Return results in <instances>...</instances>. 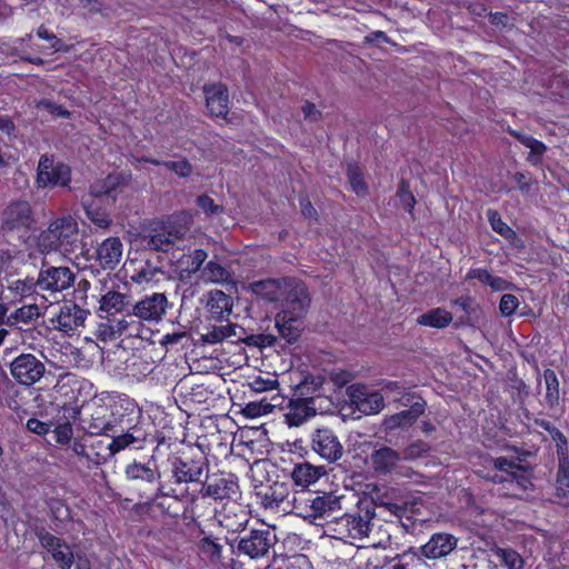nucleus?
Instances as JSON below:
<instances>
[{
  "label": "nucleus",
  "instance_id": "1",
  "mask_svg": "<svg viewBox=\"0 0 569 569\" xmlns=\"http://www.w3.org/2000/svg\"><path fill=\"white\" fill-rule=\"evenodd\" d=\"M97 315L100 322L96 329V337L100 341H114L119 338H129L138 325L132 320L131 296L108 290L99 299Z\"/></svg>",
  "mask_w": 569,
  "mask_h": 569
},
{
  "label": "nucleus",
  "instance_id": "2",
  "mask_svg": "<svg viewBox=\"0 0 569 569\" xmlns=\"http://www.w3.org/2000/svg\"><path fill=\"white\" fill-rule=\"evenodd\" d=\"M345 495L338 491H316L307 498L293 497V508L298 516L313 525L336 521L343 511Z\"/></svg>",
  "mask_w": 569,
  "mask_h": 569
},
{
  "label": "nucleus",
  "instance_id": "3",
  "mask_svg": "<svg viewBox=\"0 0 569 569\" xmlns=\"http://www.w3.org/2000/svg\"><path fill=\"white\" fill-rule=\"evenodd\" d=\"M78 222L71 216L53 220L37 238V247L42 253L61 252L68 254L78 248Z\"/></svg>",
  "mask_w": 569,
  "mask_h": 569
},
{
  "label": "nucleus",
  "instance_id": "4",
  "mask_svg": "<svg viewBox=\"0 0 569 569\" xmlns=\"http://www.w3.org/2000/svg\"><path fill=\"white\" fill-rule=\"evenodd\" d=\"M192 217L180 212L167 220L153 223L144 233L143 241L150 250L168 251L184 239L190 231Z\"/></svg>",
  "mask_w": 569,
  "mask_h": 569
},
{
  "label": "nucleus",
  "instance_id": "5",
  "mask_svg": "<svg viewBox=\"0 0 569 569\" xmlns=\"http://www.w3.org/2000/svg\"><path fill=\"white\" fill-rule=\"evenodd\" d=\"M375 509L370 505L352 513H342L331 522L332 537L343 541L377 538V523Z\"/></svg>",
  "mask_w": 569,
  "mask_h": 569
},
{
  "label": "nucleus",
  "instance_id": "6",
  "mask_svg": "<svg viewBox=\"0 0 569 569\" xmlns=\"http://www.w3.org/2000/svg\"><path fill=\"white\" fill-rule=\"evenodd\" d=\"M168 299L164 293L153 292L137 301H132V320L138 325L129 338L151 339L152 331L147 323H157L166 315Z\"/></svg>",
  "mask_w": 569,
  "mask_h": 569
},
{
  "label": "nucleus",
  "instance_id": "7",
  "mask_svg": "<svg viewBox=\"0 0 569 569\" xmlns=\"http://www.w3.org/2000/svg\"><path fill=\"white\" fill-rule=\"evenodd\" d=\"M389 540L387 535L379 540L373 538L368 546L359 547L355 556V562L360 569H413L421 565V559L415 556L387 560L377 552V547L385 546Z\"/></svg>",
  "mask_w": 569,
  "mask_h": 569
},
{
  "label": "nucleus",
  "instance_id": "8",
  "mask_svg": "<svg viewBox=\"0 0 569 569\" xmlns=\"http://www.w3.org/2000/svg\"><path fill=\"white\" fill-rule=\"evenodd\" d=\"M276 542L277 537L270 529H252L240 536L232 548L238 557L258 560L268 557Z\"/></svg>",
  "mask_w": 569,
  "mask_h": 569
},
{
  "label": "nucleus",
  "instance_id": "9",
  "mask_svg": "<svg viewBox=\"0 0 569 569\" xmlns=\"http://www.w3.org/2000/svg\"><path fill=\"white\" fill-rule=\"evenodd\" d=\"M71 181V169L53 156L42 154L37 167L36 183L38 188L54 186L66 187Z\"/></svg>",
  "mask_w": 569,
  "mask_h": 569
},
{
  "label": "nucleus",
  "instance_id": "10",
  "mask_svg": "<svg viewBox=\"0 0 569 569\" xmlns=\"http://www.w3.org/2000/svg\"><path fill=\"white\" fill-rule=\"evenodd\" d=\"M90 311L81 308L73 301H64L59 307L58 313L50 319L53 329L63 332L64 335L72 336L84 327L86 320Z\"/></svg>",
  "mask_w": 569,
  "mask_h": 569
},
{
  "label": "nucleus",
  "instance_id": "11",
  "mask_svg": "<svg viewBox=\"0 0 569 569\" xmlns=\"http://www.w3.org/2000/svg\"><path fill=\"white\" fill-rule=\"evenodd\" d=\"M36 282L40 291L62 292L73 284L74 273L68 267L48 266L46 261H42Z\"/></svg>",
  "mask_w": 569,
  "mask_h": 569
},
{
  "label": "nucleus",
  "instance_id": "12",
  "mask_svg": "<svg viewBox=\"0 0 569 569\" xmlns=\"http://www.w3.org/2000/svg\"><path fill=\"white\" fill-rule=\"evenodd\" d=\"M311 443L312 450L328 462H336L343 456V446L330 428L316 429L311 435Z\"/></svg>",
  "mask_w": 569,
  "mask_h": 569
},
{
  "label": "nucleus",
  "instance_id": "13",
  "mask_svg": "<svg viewBox=\"0 0 569 569\" xmlns=\"http://www.w3.org/2000/svg\"><path fill=\"white\" fill-rule=\"evenodd\" d=\"M44 370V365L31 353L18 356L10 365L13 379L23 386H31L39 381Z\"/></svg>",
  "mask_w": 569,
  "mask_h": 569
},
{
  "label": "nucleus",
  "instance_id": "14",
  "mask_svg": "<svg viewBox=\"0 0 569 569\" xmlns=\"http://www.w3.org/2000/svg\"><path fill=\"white\" fill-rule=\"evenodd\" d=\"M31 206L26 200L10 202L2 212L1 228L4 231L28 230L33 223Z\"/></svg>",
  "mask_w": 569,
  "mask_h": 569
},
{
  "label": "nucleus",
  "instance_id": "15",
  "mask_svg": "<svg viewBox=\"0 0 569 569\" xmlns=\"http://www.w3.org/2000/svg\"><path fill=\"white\" fill-rule=\"evenodd\" d=\"M239 490L238 482L232 475L214 473L208 476L206 482L200 489L201 497L212 498L214 500L231 499L237 496Z\"/></svg>",
  "mask_w": 569,
  "mask_h": 569
},
{
  "label": "nucleus",
  "instance_id": "16",
  "mask_svg": "<svg viewBox=\"0 0 569 569\" xmlns=\"http://www.w3.org/2000/svg\"><path fill=\"white\" fill-rule=\"evenodd\" d=\"M206 466L203 458H176L171 463L172 478L177 483L198 482Z\"/></svg>",
  "mask_w": 569,
  "mask_h": 569
},
{
  "label": "nucleus",
  "instance_id": "17",
  "mask_svg": "<svg viewBox=\"0 0 569 569\" xmlns=\"http://www.w3.org/2000/svg\"><path fill=\"white\" fill-rule=\"evenodd\" d=\"M90 413L83 422L87 423L86 429L91 435H110L116 432L117 419L109 408L104 405L92 406L89 408Z\"/></svg>",
  "mask_w": 569,
  "mask_h": 569
},
{
  "label": "nucleus",
  "instance_id": "18",
  "mask_svg": "<svg viewBox=\"0 0 569 569\" xmlns=\"http://www.w3.org/2000/svg\"><path fill=\"white\" fill-rule=\"evenodd\" d=\"M206 104L210 116L226 118L229 112V94L226 84L218 82L203 87Z\"/></svg>",
  "mask_w": 569,
  "mask_h": 569
},
{
  "label": "nucleus",
  "instance_id": "19",
  "mask_svg": "<svg viewBox=\"0 0 569 569\" xmlns=\"http://www.w3.org/2000/svg\"><path fill=\"white\" fill-rule=\"evenodd\" d=\"M122 256L123 244L118 237H109L96 248V260L103 270L116 269Z\"/></svg>",
  "mask_w": 569,
  "mask_h": 569
},
{
  "label": "nucleus",
  "instance_id": "20",
  "mask_svg": "<svg viewBox=\"0 0 569 569\" xmlns=\"http://www.w3.org/2000/svg\"><path fill=\"white\" fill-rule=\"evenodd\" d=\"M281 301L284 302L282 310H290L293 316L301 318L310 305L307 287L302 282L290 279V286Z\"/></svg>",
  "mask_w": 569,
  "mask_h": 569
},
{
  "label": "nucleus",
  "instance_id": "21",
  "mask_svg": "<svg viewBox=\"0 0 569 569\" xmlns=\"http://www.w3.org/2000/svg\"><path fill=\"white\" fill-rule=\"evenodd\" d=\"M290 286L289 278L264 279L249 284L250 291L267 301H281Z\"/></svg>",
  "mask_w": 569,
  "mask_h": 569
},
{
  "label": "nucleus",
  "instance_id": "22",
  "mask_svg": "<svg viewBox=\"0 0 569 569\" xmlns=\"http://www.w3.org/2000/svg\"><path fill=\"white\" fill-rule=\"evenodd\" d=\"M457 538L447 532L433 533L420 548L421 555L428 559H439L448 556L457 547Z\"/></svg>",
  "mask_w": 569,
  "mask_h": 569
},
{
  "label": "nucleus",
  "instance_id": "23",
  "mask_svg": "<svg viewBox=\"0 0 569 569\" xmlns=\"http://www.w3.org/2000/svg\"><path fill=\"white\" fill-rule=\"evenodd\" d=\"M207 258L208 253L202 249H194L182 253L174 262V271L178 278L181 281L190 280L194 273L201 272V267Z\"/></svg>",
  "mask_w": 569,
  "mask_h": 569
},
{
  "label": "nucleus",
  "instance_id": "24",
  "mask_svg": "<svg viewBox=\"0 0 569 569\" xmlns=\"http://www.w3.org/2000/svg\"><path fill=\"white\" fill-rule=\"evenodd\" d=\"M37 282L33 278L8 280L7 287L1 291L2 301L14 305L36 292Z\"/></svg>",
  "mask_w": 569,
  "mask_h": 569
},
{
  "label": "nucleus",
  "instance_id": "25",
  "mask_svg": "<svg viewBox=\"0 0 569 569\" xmlns=\"http://www.w3.org/2000/svg\"><path fill=\"white\" fill-rule=\"evenodd\" d=\"M42 546L52 555L61 569H70L73 563V553L70 547L58 537L46 533L41 538Z\"/></svg>",
  "mask_w": 569,
  "mask_h": 569
},
{
  "label": "nucleus",
  "instance_id": "26",
  "mask_svg": "<svg viewBox=\"0 0 569 569\" xmlns=\"http://www.w3.org/2000/svg\"><path fill=\"white\" fill-rule=\"evenodd\" d=\"M425 401H416L409 409L386 417L383 420V426L389 430L399 428L406 429L417 421V419L425 412Z\"/></svg>",
  "mask_w": 569,
  "mask_h": 569
},
{
  "label": "nucleus",
  "instance_id": "27",
  "mask_svg": "<svg viewBox=\"0 0 569 569\" xmlns=\"http://www.w3.org/2000/svg\"><path fill=\"white\" fill-rule=\"evenodd\" d=\"M351 401L365 415H375L382 410L385 400L380 392H363L360 388H352Z\"/></svg>",
  "mask_w": 569,
  "mask_h": 569
},
{
  "label": "nucleus",
  "instance_id": "28",
  "mask_svg": "<svg viewBox=\"0 0 569 569\" xmlns=\"http://www.w3.org/2000/svg\"><path fill=\"white\" fill-rule=\"evenodd\" d=\"M312 399L290 400L284 413V420L290 427H299L316 416V408L311 406Z\"/></svg>",
  "mask_w": 569,
  "mask_h": 569
},
{
  "label": "nucleus",
  "instance_id": "29",
  "mask_svg": "<svg viewBox=\"0 0 569 569\" xmlns=\"http://www.w3.org/2000/svg\"><path fill=\"white\" fill-rule=\"evenodd\" d=\"M78 413V410L72 406H63L59 409L54 428L56 441L58 443L67 445L70 442L73 436L71 421L76 420Z\"/></svg>",
  "mask_w": 569,
  "mask_h": 569
},
{
  "label": "nucleus",
  "instance_id": "30",
  "mask_svg": "<svg viewBox=\"0 0 569 569\" xmlns=\"http://www.w3.org/2000/svg\"><path fill=\"white\" fill-rule=\"evenodd\" d=\"M401 455L390 447H381L370 455V463L373 470L380 475H387L397 468Z\"/></svg>",
  "mask_w": 569,
  "mask_h": 569
},
{
  "label": "nucleus",
  "instance_id": "31",
  "mask_svg": "<svg viewBox=\"0 0 569 569\" xmlns=\"http://www.w3.org/2000/svg\"><path fill=\"white\" fill-rule=\"evenodd\" d=\"M289 496L290 490L283 482H274L257 493L261 506L270 510H279Z\"/></svg>",
  "mask_w": 569,
  "mask_h": 569
},
{
  "label": "nucleus",
  "instance_id": "32",
  "mask_svg": "<svg viewBox=\"0 0 569 569\" xmlns=\"http://www.w3.org/2000/svg\"><path fill=\"white\" fill-rule=\"evenodd\" d=\"M232 299L221 290H213L209 293L207 303L210 316L214 319L228 318L232 312Z\"/></svg>",
  "mask_w": 569,
  "mask_h": 569
},
{
  "label": "nucleus",
  "instance_id": "33",
  "mask_svg": "<svg viewBox=\"0 0 569 569\" xmlns=\"http://www.w3.org/2000/svg\"><path fill=\"white\" fill-rule=\"evenodd\" d=\"M326 473L325 467H316L309 462L295 466L291 478L297 486L309 487Z\"/></svg>",
  "mask_w": 569,
  "mask_h": 569
},
{
  "label": "nucleus",
  "instance_id": "34",
  "mask_svg": "<svg viewBox=\"0 0 569 569\" xmlns=\"http://www.w3.org/2000/svg\"><path fill=\"white\" fill-rule=\"evenodd\" d=\"M126 477L132 481H141L154 485L160 479V472L157 467L150 463L132 462L126 467Z\"/></svg>",
  "mask_w": 569,
  "mask_h": 569
},
{
  "label": "nucleus",
  "instance_id": "35",
  "mask_svg": "<svg viewBox=\"0 0 569 569\" xmlns=\"http://www.w3.org/2000/svg\"><path fill=\"white\" fill-rule=\"evenodd\" d=\"M96 199L97 198H91L89 196L83 198L82 206L84 208L86 216L98 228L107 229L111 224V219L106 209L101 208L97 203Z\"/></svg>",
  "mask_w": 569,
  "mask_h": 569
},
{
  "label": "nucleus",
  "instance_id": "36",
  "mask_svg": "<svg viewBox=\"0 0 569 569\" xmlns=\"http://www.w3.org/2000/svg\"><path fill=\"white\" fill-rule=\"evenodd\" d=\"M146 440V432L137 426L130 428L126 433L113 437L109 443L112 456L128 448L130 445H141Z\"/></svg>",
  "mask_w": 569,
  "mask_h": 569
},
{
  "label": "nucleus",
  "instance_id": "37",
  "mask_svg": "<svg viewBox=\"0 0 569 569\" xmlns=\"http://www.w3.org/2000/svg\"><path fill=\"white\" fill-rule=\"evenodd\" d=\"M300 318L292 315L290 310H281L276 317V326L280 335L288 341H293L299 336L297 321Z\"/></svg>",
  "mask_w": 569,
  "mask_h": 569
},
{
  "label": "nucleus",
  "instance_id": "38",
  "mask_svg": "<svg viewBox=\"0 0 569 569\" xmlns=\"http://www.w3.org/2000/svg\"><path fill=\"white\" fill-rule=\"evenodd\" d=\"M467 279H476L479 282L489 286L493 291H503L510 287V283L501 277L491 274L487 269L476 268L468 271Z\"/></svg>",
  "mask_w": 569,
  "mask_h": 569
},
{
  "label": "nucleus",
  "instance_id": "39",
  "mask_svg": "<svg viewBox=\"0 0 569 569\" xmlns=\"http://www.w3.org/2000/svg\"><path fill=\"white\" fill-rule=\"evenodd\" d=\"M452 321V315L441 308L431 309L418 317L417 322L421 326L437 329L446 328Z\"/></svg>",
  "mask_w": 569,
  "mask_h": 569
},
{
  "label": "nucleus",
  "instance_id": "40",
  "mask_svg": "<svg viewBox=\"0 0 569 569\" xmlns=\"http://www.w3.org/2000/svg\"><path fill=\"white\" fill-rule=\"evenodd\" d=\"M201 279L212 283H228L231 281V273L217 261L210 260L201 270Z\"/></svg>",
  "mask_w": 569,
  "mask_h": 569
},
{
  "label": "nucleus",
  "instance_id": "41",
  "mask_svg": "<svg viewBox=\"0 0 569 569\" xmlns=\"http://www.w3.org/2000/svg\"><path fill=\"white\" fill-rule=\"evenodd\" d=\"M112 457V450L104 440H96L89 446L87 455L88 466L98 467L108 461Z\"/></svg>",
  "mask_w": 569,
  "mask_h": 569
},
{
  "label": "nucleus",
  "instance_id": "42",
  "mask_svg": "<svg viewBox=\"0 0 569 569\" xmlns=\"http://www.w3.org/2000/svg\"><path fill=\"white\" fill-rule=\"evenodd\" d=\"M40 307L36 303L24 305L11 312L8 317V326L13 327L19 322L30 323L41 316Z\"/></svg>",
  "mask_w": 569,
  "mask_h": 569
},
{
  "label": "nucleus",
  "instance_id": "43",
  "mask_svg": "<svg viewBox=\"0 0 569 569\" xmlns=\"http://www.w3.org/2000/svg\"><path fill=\"white\" fill-rule=\"evenodd\" d=\"M121 183V177L116 173L108 174L103 180L90 186L88 196L91 198H101L110 196Z\"/></svg>",
  "mask_w": 569,
  "mask_h": 569
},
{
  "label": "nucleus",
  "instance_id": "44",
  "mask_svg": "<svg viewBox=\"0 0 569 569\" xmlns=\"http://www.w3.org/2000/svg\"><path fill=\"white\" fill-rule=\"evenodd\" d=\"M236 336L237 326L227 323L208 328L207 332L202 335V339L204 342L213 345Z\"/></svg>",
  "mask_w": 569,
  "mask_h": 569
},
{
  "label": "nucleus",
  "instance_id": "45",
  "mask_svg": "<svg viewBox=\"0 0 569 569\" xmlns=\"http://www.w3.org/2000/svg\"><path fill=\"white\" fill-rule=\"evenodd\" d=\"M569 495V460L567 457L559 459L556 477V496L559 499L567 498Z\"/></svg>",
  "mask_w": 569,
  "mask_h": 569
},
{
  "label": "nucleus",
  "instance_id": "46",
  "mask_svg": "<svg viewBox=\"0 0 569 569\" xmlns=\"http://www.w3.org/2000/svg\"><path fill=\"white\" fill-rule=\"evenodd\" d=\"M198 549L213 563L220 562L222 559V546L210 537L201 538L198 542Z\"/></svg>",
  "mask_w": 569,
  "mask_h": 569
},
{
  "label": "nucleus",
  "instance_id": "47",
  "mask_svg": "<svg viewBox=\"0 0 569 569\" xmlns=\"http://www.w3.org/2000/svg\"><path fill=\"white\" fill-rule=\"evenodd\" d=\"M523 465L518 463L515 459L498 457L493 460L495 469L503 472V478H508L506 482L515 483L516 477L522 469Z\"/></svg>",
  "mask_w": 569,
  "mask_h": 569
},
{
  "label": "nucleus",
  "instance_id": "48",
  "mask_svg": "<svg viewBox=\"0 0 569 569\" xmlns=\"http://www.w3.org/2000/svg\"><path fill=\"white\" fill-rule=\"evenodd\" d=\"M495 556L508 569H522L523 567L522 557L510 548H497Z\"/></svg>",
  "mask_w": 569,
  "mask_h": 569
},
{
  "label": "nucleus",
  "instance_id": "49",
  "mask_svg": "<svg viewBox=\"0 0 569 569\" xmlns=\"http://www.w3.org/2000/svg\"><path fill=\"white\" fill-rule=\"evenodd\" d=\"M159 273H161L159 268L152 266L149 261H144L134 269L131 280L139 284L148 283L154 281Z\"/></svg>",
  "mask_w": 569,
  "mask_h": 569
},
{
  "label": "nucleus",
  "instance_id": "50",
  "mask_svg": "<svg viewBox=\"0 0 569 569\" xmlns=\"http://www.w3.org/2000/svg\"><path fill=\"white\" fill-rule=\"evenodd\" d=\"M543 378L547 389L546 401L550 407H552L559 400V381L556 372L551 369L545 370Z\"/></svg>",
  "mask_w": 569,
  "mask_h": 569
},
{
  "label": "nucleus",
  "instance_id": "51",
  "mask_svg": "<svg viewBox=\"0 0 569 569\" xmlns=\"http://www.w3.org/2000/svg\"><path fill=\"white\" fill-rule=\"evenodd\" d=\"M248 386L252 391L261 393L277 390L279 388V381L274 375L268 377L257 376L248 382Z\"/></svg>",
  "mask_w": 569,
  "mask_h": 569
},
{
  "label": "nucleus",
  "instance_id": "52",
  "mask_svg": "<svg viewBox=\"0 0 569 569\" xmlns=\"http://www.w3.org/2000/svg\"><path fill=\"white\" fill-rule=\"evenodd\" d=\"M487 217L492 230H495L505 239L509 240L516 236L515 231L506 222L502 221L500 214L496 210H488Z\"/></svg>",
  "mask_w": 569,
  "mask_h": 569
},
{
  "label": "nucleus",
  "instance_id": "53",
  "mask_svg": "<svg viewBox=\"0 0 569 569\" xmlns=\"http://www.w3.org/2000/svg\"><path fill=\"white\" fill-rule=\"evenodd\" d=\"M429 450L430 446L427 442L417 440L407 446L400 455L401 459L412 461L425 457Z\"/></svg>",
  "mask_w": 569,
  "mask_h": 569
},
{
  "label": "nucleus",
  "instance_id": "54",
  "mask_svg": "<svg viewBox=\"0 0 569 569\" xmlns=\"http://www.w3.org/2000/svg\"><path fill=\"white\" fill-rule=\"evenodd\" d=\"M196 203L208 218L218 217L223 212V207L216 203L208 194L198 196Z\"/></svg>",
  "mask_w": 569,
  "mask_h": 569
},
{
  "label": "nucleus",
  "instance_id": "55",
  "mask_svg": "<svg viewBox=\"0 0 569 569\" xmlns=\"http://www.w3.org/2000/svg\"><path fill=\"white\" fill-rule=\"evenodd\" d=\"M397 197L406 211L412 214L416 199L411 191L409 190V186L406 181H401L397 191Z\"/></svg>",
  "mask_w": 569,
  "mask_h": 569
},
{
  "label": "nucleus",
  "instance_id": "56",
  "mask_svg": "<svg viewBox=\"0 0 569 569\" xmlns=\"http://www.w3.org/2000/svg\"><path fill=\"white\" fill-rule=\"evenodd\" d=\"M162 166L174 172L180 178H188L193 171L191 163L186 159L177 161H163Z\"/></svg>",
  "mask_w": 569,
  "mask_h": 569
},
{
  "label": "nucleus",
  "instance_id": "57",
  "mask_svg": "<svg viewBox=\"0 0 569 569\" xmlns=\"http://www.w3.org/2000/svg\"><path fill=\"white\" fill-rule=\"evenodd\" d=\"M37 36L42 39L50 42L49 48L53 52L58 51H69V47L64 46L61 39L57 38L52 32H50L47 28L43 26H40L37 30Z\"/></svg>",
  "mask_w": 569,
  "mask_h": 569
},
{
  "label": "nucleus",
  "instance_id": "58",
  "mask_svg": "<svg viewBox=\"0 0 569 569\" xmlns=\"http://www.w3.org/2000/svg\"><path fill=\"white\" fill-rule=\"evenodd\" d=\"M347 174H348V179H349L352 190L357 194H363L367 190V186L363 181V178H362V174H361L359 168L356 166H349Z\"/></svg>",
  "mask_w": 569,
  "mask_h": 569
},
{
  "label": "nucleus",
  "instance_id": "59",
  "mask_svg": "<svg viewBox=\"0 0 569 569\" xmlns=\"http://www.w3.org/2000/svg\"><path fill=\"white\" fill-rule=\"evenodd\" d=\"M519 307V300L515 295L505 293L499 303V310L503 317L511 316Z\"/></svg>",
  "mask_w": 569,
  "mask_h": 569
},
{
  "label": "nucleus",
  "instance_id": "60",
  "mask_svg": "<svg viewBox=\"0 0 569 569\" xmlns=\"http://www.w3.org/2000/svg\"><path fill=\"white\" fill-rule=\"evenodd\" d=\"M37 107L47 110L49 113L53 116H59L62 118H68L70 116L69 111L64 110L62 106H59L49 99L40 100L37 103Z\"/></svg>",
  "mask_w": 569,
  "mask_h": 569
},
{
  "label": "nucleus",
  "instance_id": "61",
  "mask_svg": "<svg viewBox=\"0 0 569 569\" xmlns=\"http://www.w3.org/2000/svg\"><path fill=\"white\" fill-rule=\"evenodd\" d=\"M515 485L523 491H526L532 487L530 466H525V465L522 466V469L516 477Z\"/></svg>",
  "mask_w": 569,
  "mask_h": 569
},
{
  "label": "nucleus",
  "instance_id": "62",
  "mask_svg": "<svg viewBox=\"0 0 569 569\" xmlns=\"http://www.w3.org/2000/svg\"><path fill=\"white\" fill-rule=\"evenodd\" d=\"M529 149H530V153H529L528 160L533 164H538L541 161V157L543 156V153L547 150L546 144L536 139V141H533V143L529 147Z\"/></svg>",
  "mask_w": 569,
  "mask_h": 569
},
{
  "label": "nucleus",
  "instance_id": "63",
  "mask_svg": "<svg viewBox=\"0 0 569 569\" xmlns=\"http://www.w3.org/2000/svg\"><path fill=\"white\" fill-rule=\"evenodd\" d=\"M26 427L29 431L42 436L47 435L50 431L52 425L42 422L36 418H30L27 421Z\"/></svg>",
  "mask_w": 569,
  "mask_h": 569
},
{
  "label": "nucleus",
  "instance_id": "64",
  "mask_svg": "<svg viewBox=\"0 0 569 569\" xmlns=\"http://www.w3.org/2000/svg\"><path fill=\"white\" fill-rule=\"evenodd\" d=\"M187 337L186 331H174L162 336L160 343L167 348L176 346Z\"/></svg>",
  "mask_w": 569,
  "mask_h": 569
}]
</instances>
